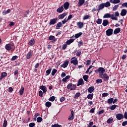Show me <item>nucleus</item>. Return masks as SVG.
Here are the masks:
<instances>
[{
	"mask_svg": "<svg viewBox=\"0 0 127 127\" xmlns=\"http://www.w3.org/2000/svg\"><path fill=\"white\" fill-rule=\"evenodd\" d=\"M57 20H58V18L57 17L51 19L50 20L49 25H54V24L57 23Z\"/></svg>",
	"mask_w": 127,
	"mask_h": 127,
	"instance_id": "obj_1",
	"label": "nucleus"
},
{
	"mask_svg": "<svg viewBox=\"0 0 127 127\" xmlns=\"http://www.w3.org/2000/svg\"><path fill=\"white\" fill-rule=\"evenodd\" d=\"M70 111L71 112V115L69 116L68 120V121H73V120H74V117H75V114L73 110H70Z\"/></svg>",
	"mask_w": 127,
	"mask_h": 127,
	"instance_id": "obj_2",
	"label": "nucleus"
},
{
	"mask_svg": "<svg viewBox=\"0 0 127 127\" xmlns=\"http://www.w3.org/2000/svg\"><path fill=\"white\" fill-rule=\"evenodd\" d=\"M116 119L119 121H121V120L124 119V115L122 113L117 114L116 116Z\"/></svg>",
	"mask_w": 127,
	"mask_h": 127,
	"instance_id": "obj_3",
	"label": "nucleus"
},
{
	"mask_svg": "<svg viewBox=\"0 0 127 127\" xmlns=\"http://www.w3.org/2000/svg\"><path fill=\"white\" fill-rule=\"evenodd\" d=\"M49 40H52V42H53V43H55V42L57 41V38H56L55 36L53 35H51L49 37Z\"/></svg>",
	"mask_w": 127,
	"mask_h": 127,
	"instance_id": "obj_4",
	"label": "nucleus"
},
{
	"mask_svg": "<svg viewBox=\"0 0 127 127\" xmlns=\"http://www.w3.org/2000/svg\"><path fill=\"white\" fill-rule=\"evenodd\" d=\"M33 55V51H29L26 55V59H30L32 56Z\"/></svg>",
	"mask_w": 127,
	"mask_h": 127,
	"instance_id": "obj_5",
	"label": "nucleus"
},
{
	"mask_svg": "<svg viewBox=\"0 0 127 127\" xmlns=\"http://www.w3.org/2000/svg\"><path fill=\"white\" fill-rule=\"evenodd\" d=\"M113 31H114V30L113 29H108L106 31V35L107 36H111L113 34Z\"/></svg>",
	"mask_w": 127,
	"mask_h": 127,
	"instance_id": "obj_6",
	"label": "nucleus"
},
{
	"mask_svg": "<svg viewBox=\"0 0 127 127\" xmlns=\"http://www.w3.org/2000/svg\"><path fill=\"white\" fill-rule=\"evenodd\" d=\"M40 89L43 91V94H45L47 92V88L46 86L42 85L39 87Z\"/></svg>",
	"mask_w": 127,
	"mask_h": 127,
	"instance_id": "obj_7",
	"label": "nucleus"
},
{
	"mask_svg": "<svg viewBox=\"0 0 127 127\" xmlns=\"http://www.w3.org/2000/svg\"><path fill=\"white\" fill-rule=\"evenodd\" d=\"M102 79H103L104 81H109V79H110V77H109V75H108V74L105 73L103 74Z\"/></svg>",
	"mask_w": 127,
	"mask_h": 127,
	"instance_id": "obj_8",
	"label": "nucleus"
},
{
	"mask_svg": "<svg viewBox=\"0 0 127 127\" xmlns=\"http://www.w3.org/2000/svg\"><path fill=\"white\" fill-rule=\"evenodd\" d=\"M70 6V3H69V2H65L64 5L63 6L64 8V9H65V10H67V9H68L69 8V6Z\"/></svg>",
	"mask_w": 127,
	"mask_h": 127,
	"instance_id": "obj_9",
	"label": "nucleus"
},
{
	"mask_svg": "<svg viewBox=\"0 0 127 127\" xmlns=\"http://www.w3.org/2000/svg\"><path fill=\"white\" fill-rule=\"evenodd\" d=\"M34 44H35V40H34V39L32 38L29 41L28 43V45H29L30 46H33Z\"/></svg>",
	"mask_w": 127,
	"mask_h": 127,
	"instance_id": "obj_10",
	"label": "nucleus"
},
{
	"mask_svg": "<svg viewBox=\"0 0 127 127\" xmlns=\"http://www.w3.org/2000/svg\"><path fill=\"white\" fill-rule=\"evenodd\" d=\"M7 76V73L5 72H3L1 73V76L0 77V81H1L3 78H5Z\"/></svg>",
	"mask_w": 127,
	"mask_h": 127,
	"instance_id": "obj_11",
	"label": "nucleus"
},
{
	"mask_svg": "<svg viewBox=\"0 0 127 127\" xmlns=\"http://www.w3.org/2000/svg\"><path fill=\"white\" fill-rule=\"evenodd\" d=\"M63 26L62 22H59L57 24L55 28L56 29H60L61 27H62Z\"/></svg>",
	"mask_w": 127,
	"mask_h": 127,
	"instance_id": "obj_12",
	"label": "nucleus"
},
{
	"mask_svg": "<svg viewBox=\"0 0 127 127\" xmlns=\"http://www.w3.org/2000/svg\"><path fill=\"white\" fill-rule=\"evenodd\" d=\"M11 46H12L11 44H7L5 46V48L6 50L9 51V50H11Z\"/></svg>",
	"mask_w": 127,
	"mask_h": 127,
	"instance_id": "obj_13",
	"label": "nucleus"
},
{
	"mask_svg": "<svg viewBox=\"0 0 127 127\" xmlns=\"http://www.w3.org/2000/svg\"><path fill=\"white\" fill-rule=\"evenodd\" d=\"M127 11L126 9H123L121 11V16H126L127 15Z\"/></svg>",
	"mask_w": 127,
	"mask_h": 127,
	"instance_id": "obj_14",
	"label": "nucleus"
},
{
	"mask_svg": "<svg viewBox=\"0 0 127 127\" xmlns=\"http://www.w3.org/2000/svg\"><path fill=\"white\" fill-rule=\"evenodd\" d=\"M68 64H69V61H65L64 63V64L61 65V66L63 68H66Z\"/></svg>",
	"mask_w": 127,
	"mask_h": 127,
	"instance_id": "obj_15",
	"label": "nucleus"
},
{
	"mask_svg": "<svg viewBox=\"0 0 127 127\" xmlns=\"http://www.w3.org/2000/svg\"><path fill=\"white\" fill-rule=\"evenodd\" d=\"M63 10H64V7H63V5H62L57 9V12L61 13L63 12Z\"/></svg>",
	"mask_w": 127,
	"mask_h": 127,
	"instance_id": "obj_16",
	"label": "nucleus"
},
{
	"mask_svg": "<svg viewBox=\"0 0 127 127\" xmlns=\"http://www.w3.org/2000/svg\"><path fill=\"white\" fill-rule=\"evenodd\" d=\"M67 15L66 13H63V14H61L60 15L58 16L59 19H63L65 16Z\"/></svg>",
	"mask_w": 127,
	"mask_h": 127,
	"instance_id": "obj_17",
	"label": "nucleus"
},
{
	"mask_svg": "<svg viewBox=\"0 0 127 127\" xmlns=\"http://www.w3.org/2000/svg\"><path fill=\"white\" fill-rule=\"evenodd\" d=\"M82 85H84V80L83 78H80L78 80L77 86H82Z\"/></svg>",
	"mask_w": 127,
	"mask_h": 127,
	"instance_id": "obj_18",
	"label": "nucleus"
},
{
	"mask_svg": "<svg viewBox=\"0 0 127 127\" xmlns=\"http://www.w3.org/2000/svg\"><path fill=\"white\" fill-rule=\"evenodd\" d=\"M70 63L71 64H73V65H78V60L75 58L74 60H71Z\"/></svg>",
	"mask_w": 127,
	"mask_h": 127,
	"instance_id": "obj_19",
	"label": "nucleus"
},
{
	"mask_svg": "<svg viewBox=\"0 0 127 127\" xmlns=\"http://www.w3.org/2000/svg\"><path fill=\"white\" fill-rule=\"evenodd\" d=\"M95 91V87L90 86L89 88H88V93H93Z\"/></svg>",
	"mask_w": 127,
	"mask_h": 127,
	"instance_id": "obj_20",
	"label": "nucleus"
},
{
	"mask_svg": "<svg viewBox=\"0 0 127 127\" xmlns=\"http://www.w3.org/2000/svg\"><path fill=\"white\" fill-rule=\"evenodd\" d=\"M104 7H105V5H104V3H102L100 4H99L98 5V12H99V11H100V10L103 9V8H104Z\"/></svg>",
	"mask_w": 127,
	"mask_h": 127,
	"instance_id": "obj_21",
	"label": "nucleus"
},
{
	"mask_svg": "<svg viewBox=\"0 0 127 127\" xmlns=\"http://www.w3.org/2000/svg\"><path fill=\"white\" fill-rule=\"evenodd\" d=\"M74 40H75V39H70L69 40H67L66 42V44L67 45H70V44H71V43H73V42H74Z\"/></svg>",
	"mask_w": 127,
	"mask_h": 127,
	"instance_id": "obj_22",
	"label": "nucleus"
},
{
	"mask_svg": "<svg viewBox=\"0 0 127 127\" xmlns=\"http://www.w3.org/2000/svg\"><path fill=\"white\" fill-rule=\"evenodd\" d=\"M77 25L78 26V28L79 29H81L83 26H84V24L81 22H78L77 23Z\"/></svg>",
	"mask_w": 127,
	"mask_h": 127,
	"instance_id": "obj_23",
	"label": "nucleus"
},
{
	"mask_svg": "<svg viewBox=\"0 0 127 127\" xmlns=\"http://www.w3.org/2000/svg\"><path fill=\"white\" fill-rule=\"evenodd\" d=\"M121 32V28H118L114 30V34H118V33H120Z\"/></svg>",
	"mask_w": 127,
	"mask_h": 127,
	"instance_id": "obj_24",
	"label": "nucleus"
},
{
	"mask_svg": "<svg viewBox=\"0 0 127 127\" xmlns=\"http://www.w3.org/2000/svg\"><path fill=\"white\" fill-rule=\"evenodd\" d=\"M87 99L89 100H93V98H94V94L91 93V94H89L87 96Z\"/></svg>",
	"mask_w": 127,
	"mask_h": 127,
	"instance_id": "obj_25",
	"label": "nucleus"
},
{
	"mask_svg": "<svg viewBox=\"0 0 127 127\" xmlns=\"http://www.w3.org/2000/svg\"><path fill=\"white\" fill-rule=\"evenodd\" d=\"M99 73H105L106 69L104 67H99L98 68Z\"/></svg>",
	"mask_w": 127,
	"mask_h": 127,
	"instance_id": "obj_26",
	"label": "nucleus"
},
{
	"mask_svg": "<svg viewBox=\"0 0 127 127\" xmlns=\"http://www.w3.org/2000/svg\"><path fill=\"white\" fill-rule=\"evenodd\" d=\"M108 24H109V21H108V20H103L102 25H103V26H107Z\"/></svg>",
	"mask_w": 127,
	"mask_h": 127,
	"instance_id": "obj_27",
	"label": "nucleus"
},
{
	"mask_svg": "<svg viewBox=\"0 0 127 127\" xmlns=\"http://www.w3.org/2000/svg\"><path fill=\"white\" fill-rule=\"evenodd\" d=\"M10 11H11L10 9H8L6 11L4 10L2 12V15H5L6 14H7V13H9L10 12Z\"/></svg>",
	"mask_w": 127,
	"mask_h": 127,
	"instance_id": "obj_28",
	"label": "nucleus"
},
{
	"mask_svg": "<svg viewBox=\"0 0 127 127\" xmlns=\"http://www.w3.org/2000/svg\"><path fill=\"white\" fill-rule=\"evenodd\" d=\"M84 2H85V0H79L78 1V6H81V5H83L84 4Z\"/></svg>",
	"mask_w": 127,
	"mask_h": 127,
	"instance_id": "obj_29",
	"label": "nucleus"
},
{
	"mask_svg": "<svg viewBox=\"0 0 127 127\" xmlns=\"http://www.w3.org/2000/svg\"><path fill=\"white\" fill-rule=\"evenodd\" d=\"M116 108H117V105L115 104L109 107V109H110V110L111 111H114V110H115Z\"/></svg>",
	"mask_w": 127,
	"mask_h": 127,
	"instance_id": "obj_30",
	"label": "nucleus"
},
{
	"mask_svg": "<svg viewBox=\"0 0 127 127\" xmlns=\"http://www.w3.org/2000/svg\"><path fill=\"white\" fill-rule=\"evenodd\" d=\"M23 93H24V87H22L19 91V93L20 95H23Z\"/></svg>",
	"mask_w": 127,
	"mask_h": 127,
	"instance_id": "obj_31",
	"label": "nucleus"
},
{
	"mask_svg": "<svg viewBox=\"0 0 127 127\" xmlns=\"http://www.w3.org/2000/svg\"><path fill=\"white\" fill-rule=\"evenodd\" d=\"M111 18V14L107 13L103 16V18Z\"/></svg>",
	"mask_w": 127,
	"mask_h": 127,
	"instance_id": "obj_32",
	"label": "nucleus"
},
{
	"mask_svg": "<svg viewBox=\"0 0 127 127\" xmlns=\"http://www.w3.org/2000/svg\"><path fill=\"white\" fill-rule=\"evenodd\" d=\"M7 126V121H6V119L4 118L2 127H6Z\"/></svg>",
	"mask_w": 127,
	"mask_h": 127,
	"instance_id": "obj_33",
	"label": "nucleus"
},
{
	"mask_svg": "<svg viewBox=\"0 0 127 127\" xmlns=\"http://www.w3.org/2000/svg\"><path fill=\"white\" fill-rule=\"evenodd\" d=\"M113 101H114V98H111L108 99L107 103L108 104H109V105H111V104H113Z\"/></svg>",
	"mask_w": 127,
	"mask_h": 127,
	"instance_id": "obj_34",
	"label": "nucleus"
},
{
	"mask_svg": "<svg viewBox=\"0 0 127 127\" xmlns=\"http://www.w3.org/2000/svg\"><path fill=\"white\" fill-rule=\"evenodd\" d=\"M82 34H83L82 32H79L78 33L75 34L74 35V37L75 38H79V37H80V36H81V35H82Z\"/></svg>",
	"mask_w": 127,
	"mask_h": 127,
	"instance_id": "obj_35",
	"label": "nucleus"
},
{
	"mask_svg": "<svg viewBox=\"0 0 127 127\" xmlns=\"http://www.w3.org/2000/svg\"><path fill=\"white\" fill-rule=\"evenodd\" d=\"M51 105H52V103L49 101H48L45 103V106L46 107H47V108H50V107H51Z\"/></svg>",
	"mask_w": 127,
	"mask_h": 127,
	"instance_id": "obj_36",
	"label": "nucleus"
},
{
	"mask_svg": "<svg viewBox=\"0 0 127 127\" xmlns=\"http://www.w3.org/2000/svg\"><path fill=\"white\" fill-rule=\"evenodd\" d=\"M103 4H104V6L105 7H109V6H111V3L109 1H107L106 3H103Z\"/></svg>",
	"mask_w": 127,
	"mask_h": 127,
	"instance_id": "obj_37",
	"label": "nucleus"
},
{
	"mask_svg": "<svg viewBox=\"0 0 127 127\" xmlns=\"http://www.w3.org/2000/svg\"><path fill=\"white\" fill-rule=\"evenodd\" d=\"M83 78L85 81V82H88V79H89V76H88V75H83Z\"/></svg>",
	"mask_w": 127,
	"mask_h": 127,
	"instance_id": "obj_38",
	"label": "nucleus"
},
{
	"mask_svg": "<svg viewBox=\"0 0 127 127\" xmlns=\"http://www.w3.org/2000/svg\"><path fill=\"white\" fill-rule=\"evenodd\" d=\"M51 70H52V68H49V69L47 70L46 71V76H49V74H50V73H51Z\"/></svg>",
	"mask_w": 127,
	"mask_h": 127,
	"instance_id": "obj_39",
	"label": "nucleus"
},
{
	"mask_svg": "<svg viewBox=\"0 0 127 127\" xmlns=\"http://www.w3.org/2000/svg\"><path fill=\"white\" fill-rule=\"evenodd\" d=\"M57 73V69L54 68L52 71V75L54 76Z\"/></svg>",
	"mask_w": 127,
	"mask_h": 127,
	"instance_id": "obj_40",
	"label": "nucleus"
},
{
	"mask_svg": "<svg viewBox=\"0 0 127 127\" xmlns=\"http://www.w3.org/2000/svg\"><path fill=\"white\" fill-rule=\"evenodd\" d=\"M102 21H103V20L99 18L96 20V23H97V24H102Z\"/></svg>",
	"mask_w": 127,
	"mask_h": 127,
	"instance_id": "obj_41",
	"label": "nucleus"
},
{
	"mask_svg": "<svg viewBox=\"0 0 127 127\" xmlns=\"http://www.w3.org/2000/svg\"><path fill=\"white\" fill-rule=\"evenodd\" d=\"M113 121H114V119L113 118H109L107 120V124H112V123H113Z\"/></svg>",
	"mask_w": 127,
	"mask_h": 127,
	"instance_id": "obj_42",
	"label": "nucleus"
},
{
	"mask_svg": "<svg viewBox=\"0 0 127 127\" xmlns=\"http://www.w3.org/2000/svg\"><path fill=\"white\" fill-rule=\"evenodd\" d=\"M42 121H43V119H42V118L39 117L37 118V123H41V122H42Z\"/></svg>",
	"mask_w": 127,
	"mask_h": 127,
	"instance_id": "obj_43",
	"label": "nucleus"
},
{
	"mask_svg": "<svg viewBox=\"0 0 127 127\" xmlns=\"http://www.w3.org/2000/svg\"><path fill=\"white\" fill-rule=\"evenodd\" d=\"M49 100L51 102H54L55 101V96H53L51 97L49 99Z\"/></svg>",
	"mask_w": 127,
	"mask_h": 127,
	"instance_id": "obj_44",
	"label": "nucleus"
},
{
	"mask_svg": "<svg viewBox=\"0 0 127 127\" xmlns=\"http://www.w3.org/2000/svg\"><path fill=\"white\" fill-rule=\"evenodd\" d=\"M77 86H76V84H72V86L71 88H70V91H72V90H75Z\"/></svg>",
	"mask_w": 127,
	"mask_h": 127,
	"instance_id": "obj_45",
	"label": "nucleus"
},
{
	"mask_svg": "<svg viewBox=\"0 0 127 127\" xmlns=\"http://www.w3.org/2000/svg\"><path fill=\"white\" fill-rule=\"evenodd\" d=\"M119 5L117 4V5H115L113 8V10L114 11H115V10H117V9H118V8H119Z\"/></svg>",
	"mask_w": 127,
	"mask_h": 127,
	"instance_id": "obj_46",
	"label": "nucleus"
},
{
	"mask_svg": "<svg viewBox=\"0 0 127 127\" xmlns=\"http://www.w3.org/2000/svg\"><path fill=\"white\" fill-rule=\"evenodd\" d=\"M89 17H91V16L87 15H84L83 16V20H86V19H88Z\"/></svg>",
	"mask_w": 127,
	"mask_h": 127,
	"instance_id": "obj_47",
	"label": "nucleus"
},
{
	"mask_svg": "<svg viewBox=\"0 0 127 127\" xmlns=\"http://www.w3.org/2000/svg\"><path fill=\"white\" fill-rule=\"evenodd\" d=\"M17 58H18V56H14L12 57L11 61H15L16 59H17Z\"/></svg>",
	"mask_w": 127,
	"mask_h": 127,
	"instance_id": "obj_48",
	"label": "nucleus"
},
{
	"mask_svg": "<svg viewBox=\"0 0 127 127\" xmlns=\"http://www.w3.org/2000/svg\"><path fill=\"white\" fill-rule=\"evenodd\" d=\"M80 96H81V93H80L79 92L76 93L75 95L74 99H76V98H79V97H80Z\"/></svg>",
	"mask_w": 127,
	"mask_h": 127,
	"instance_id": "obj_49",
	"label": "nucleus"
},
{
	"mask_svg": "<svg viewBox=\"0 0 127 127\" xmlns=\"http://www.w3.org/2000/svg\"><path fill=\"white\" fill-rule=\"evenodd\" d=\"M72 88V83H70L68 84L67 86V90H70Z\"/></svg>",
	"mask_w": 127,
	"mask_h": 127,
	"instance_id": "obj_50",
	"label": "nucleus"
},
{
	"mask_svg": "<svg viewBox=\"0 0 127 127\" xmlns=\"http://www.w3.org/2000/svg\"><path fill=\"white\" fill-rule=\"evenodd\" d=\"M101 83H103V80L101 79H97L96 80V83L97 84H100Z\"/></svg>",
	"mask_w": 127,
	"mask_h": 127,
	"instance_id": "obj_51",
	"label": "nucleus"
},
{
	"mask_svg": "<svg viewBox=\"0 0 127 127\" xmlns=\"http://www.w3.org/2000/svg\"><path fill=\"white\" fill-rule=\"evenodd\" d=\"M39 96L41 97V98H42V97H43V92H42V91L41 90L39 91Z\"/></svg>",
	"mask_w": 127,
	"mask_h": 127,
	"instance_id": "obj_52",
	"label": "nucleus"
},
{
	"mask_svg": "<svg viewBox=\"0 0 127 127\" xmlns=\"http://www.w3.org/2000/svg\"><path fill=\"white\" fill-rule=\"evenodd\" d=\"M29 127H35V123H31L29 124Z\"/></svg>",
	"mask_w": 127,
	"mask_h": 127,
	"instance_id": "obj_53",
	"label": "nucleus"
},
{
	"mask_svg": "<svg viewBox=\"0 0 127 127\" xmlns=\"http://www.w3.org/2000/svg\"><path fill=\"white\" fill-rule=\"evenodd\" d=\"M108 96H109V93H103L102 94V97L104 98L105 97H108Z\"/></svg>",
	"mask_w": 127,
	"mask_h": 127,
	"instance_id": "obj_54",
	"label": "nucleus"
},
{
	"mask_svg": "<svg viewBox=\"0 0 127 127\" xmlns=\"http://www.w3.org/2000/svg\"><path fill=\"white\" fill-rule=\"evenodd\" d=\"M67 44H64L63 45V47H62V49L63 50H65V49H66V48H67Z\"/></svg>",
	"mask_w": 127,
	"mask_h": 127,
	"instance_id": "obj_55",
	"label": "nucleus"
},
{
	"mask_svg": "<svg viewBox=\"0 0 127 127\" xmlns=\"http://www.w3.org/2000/svg\"><path fill=\"white\" fill-rule=\"evenodd\" d=\"M14 76H16L17 77L18 76V70L17 69L15 70L14 72Z\"/></svg>",
	"mask_w": 127,
	"mask_h": 127,
	"instance_id": "obj_56",
	"label": "nucleus"
},
{
	"mask_svg": "<svg viewBox=\"0 0 127 127\" xmlns=\"http://www.w3.org/2000/svg\"><path fill=\"white\" fill-rule=\"evenodd\" d=\"M95 110H96L95 108H92L90 111V113H91V114H94V113H95Z\"/></svg>",
	"mask_w": 127,
	"mask_h": 127,
	"instance_id": "obj_57",
	"label": "nucleus"
},
{
	"mask_svg": "<svg viewBox=\"0 0 127 127\" xmlns=\"http://www.w3.org/2000/svg\"><path fill=\"white\" fill-rule=\"evenodd\" d=\"M82 53V51H79L76 53V56H78V57H80L81 56V53Z\"/></svg>",
	"mask_w": 127,
	"mask_h": 127,
	"instance_id": "obj_58",
	"label": "nucleus"
},
{
	"mask_svg": "<svg viewBox=\"0 0 127 127\" xmlns=\"http://www.w3.org/2000/svg\"><path fill=\"white\" fill-rule=\"evenodd\" d=\"M122 7H127V2L123 3L122 5Z\"/></svg>",
	"mask_w": 127,
	"mask_h": 127,
	"instance_id": "obj_59",
	"label": "nucleus"
},
{
	"mask_svg": "<svg viewBox=\"0 0 127 127\" xmlns=\"http://www.w3.org/2000/svg\"><path fill=\"white\" fill-rule=\"evenodd\" d=\"M93 125H94V122H91L88 124V127H93Z\"/></svg>",
	"mask_w": 127,
	"mask_h": 127,
	"instance_id": "obj_60",
	"label": "nucleus"
},
{
	"mask_svg": "<svg viewBox=\"0 0 127 127\" xmlns=\"http://www.w3.org/2000/svg\"><path fill=\"white\" fill-rule=\"evenodd\" d=\"M127 125V121H125L124 122L122 123V126L123 127H126Z\"/></svg>",
	"mask_w": 127,
	"mask_h": 127,
	"instance_id": "obj_61",
	"label": "nucleus"
},
{
	"mask_svg": "<svg viewBox=\"0 0 127 127\" xmlns=\"http://www.w3.org/2000/svg\"><path fill=\"white\" fill-rule=\"evenodd\" d=\"M119 2H121L120 0H114V4L119 3Z\"/></svg>",
	"mask_w": 127,
	"mask_h": 127,
	"instance_id": "obj_62",
	"label": "nucleus"
},
{
	"mask_svg": "<svg viewBox=\"0 0 127 127\" xmlns=\"http://www.w3.org/2000/svg\"><path fill=\"white\" fill-rule=\"evenodd\" d=\"M64 101H65V97H62L61 99H60V102L61 103H63V102H64Z\"/></svg>",
	"mask_w": 127,
	"mask_h": 127,
	"instance_id": "obj_63",
	"label": "nucleus"
},
{
	"mask_svg": "<svg viewBox=\"0 0 127 127\" xmlns=\"http://www.w3.org/2000/svg\"><path fill=\"white\" fill-rule=\"evenodd\" d=\"M124 118H125V119L127 120V112H125L124 113Z\"/></svg>",
	"mask_w": 127,
	"mask_h": 127,
	"instance_id": "obj_64",
	"label": "nucleus"
}]
</instances>
